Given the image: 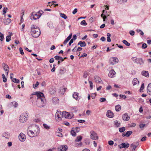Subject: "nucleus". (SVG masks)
Here are the masks:
<instances>
[{"instance_id": "obj_41", "label": "nucleus", "mask_w": 151, "mask_h": 151, "mask_svg": "<svg viewBox=\"0 0 151 151\" xmlns=\"http://www.w3.org/2000/svg\"><path fill=\"white\" fill-rule=\"evenodd\" d=\"M11 36L8 35L6 37V41L7 42H9L11 40Z\"/></svg>"}, {"instance_id": "obj_15", "label": "nucleus", "mask_w": 151, "mask_h": 151, "mask_svg": "<svg viewBox=\"0 0 151 151\" xmlns=\"http://www.w3.org/2000/svg\"><path fill=\"white\" fill-rule=\"evenodd\" d=\"M147 92L149 95L151 96V83L148 85L147 88Z\"/></svg>"}, {"instance_id": "obj_4", "label": "nucleus", "mask_w": 151, "mask_h": 151, "mask_svg": "<svg viewBox=\"0 0 151 151\" xmlns=\"http://www.w3.org/2000/svg\"><path fill=\"white\" fill-rule=\"evenodd\" d=\"M43 13V11L42 10H40L37 12H33L31 14L33 18V19L34 20H37L40 17Z\"/></svg>"}, {"instance_id": "obj_7", "label": "nucleus", "mask_w": 151, "mask_h": 151, "mask_svg": "<svg viewBox=\"0 0 151 151\" xmlns=\"http://www.w3.org/2000/svg\"><path fill=\"white\" fill-rule=\"evenodd\" d=\"M90 137L91 139L94 140H96L98 139V137L97 133L93 131H91L90 132Z\"/></svg>"}, {"instance_id": "obj_56", "label": "nucleus", "mask_w": 151, "mask_h": 151, "mask_svg": "<svg viewBox=\"0 0 151 151\" xmlns=\"http://www.w3.org/2000/svg\"><path fill=\"white\" fill-rule=\"evenodd\" d=\"M19 51L20 52V53L21 55H23L24 54V52L23 51V50L22 47L19 48Z\"/></svg>"}, {"instance_id": "obj_38", "label": "nucleus", "mask_w": 151, "mask_h": 151, "mask_svg": "<svg viewBox=\"0 0 151 151\" xmlns=\"http://www.w3.org/2000/svg\"><path fill=\"white\" fill-rule=\"evenodd\" d=\"M82 139V137L81 136H79L77 137V139L75 141L76 142H79Z\"/></svg>"}, {"instance_id": "obj_17", "label": "nucleus", "mask_w": 151, "mask_h": 151, "mask_svg": "<svg viewBox=\"0 0 151 151\" xmlns=\"http://www.w3.org/2000/svg\"><path fill=\"white\" fill-rule=\"evenodd\" d=\"M116 72L114 70H111L108 74V76L111 78H113L115 76Z\"/></svg>"}, {"instance_id": "obj_29", "label": "nucleus", "mask_w": 151, "mask_h": 151, "mask_svg": "<svg viewBox=\"0 0 151 151\" xmlns=\"http://www.w3.org/2000/svg\"><path fill=\"white\" fill-rule=\"evenodd\" d=\"M3 137H4L8 139L9 137L10 134L9 133L5 132L3 133Z\"/></svg>"}, {"instance_id": "obj_14", "label": "nucleus", "mask_w": 151, "mask_h": 151, "mask_svg": "<svg viewBox=\"0 0 151 151\" xmlns=\"http://www.w3.org/2000/svg\"><path fill=\"white\" fill-rule=\"evenodd\" d=\"M129 146V143H127V144L125 143H122L121 145H119V147L120 148H128Z\"/></svg>"}, {"instance_id": "obj_45", "label": "nucleus", "mask_w": 151, "mask_h": 151, "mask_svg": "<svg viewBox=\"0 0 151 151\" xmlns=\"http://www.w3.org/2000/svg\"><path fill=\"white\" fill-rule=\"evenodd\" d=\"M81 25L86 26L87 25V24L85 20H83L81 22Z\"/></svg>"}, {"instance_id": "obj_33", "label": "nucleus", "mask_w": 151, "mask_h": 151, "mask_svg": "<svg viewBox=\"0 0 151 151\" xmlns=\"http://www.w3.org/2000/svg\"><path fill=\"white\" fill-rule=\"evenodd\" d=\"M105 11V10H103L102 11L103 13L101 15V17L103 18L104 21H105V19L107 18V17L103 14L104 13Z\"/></svg>"}, {"instance_id": "obj_61", "label": "nucleus", "mask_w": 151, "mask_h": 151, "mask_svg": "<svg viewBox=\"0 0 151 151\" xmlns=\"http://www.w3.org/2000/svg\"><path fill=\"white\" fill-rule=\"evenodd\" d=\"M73 42V39H72L70 41V42L69 43L68 45L69 46H70L72 43Z\"/></svg>"}, {"instance_id": "obj_39", "label": "nucleus", "mask_w": 151, "mask_h": 151, "mask_svg": "<svg viewBox=\"0 0 151 151\" xmlns=\"http://www.w3.org/2000/svg\"><path fill=\"white\" fill-rule=\"evenodd\" d=\"M4 35L0 32V40L1 41H2L4 39Z\"/></svg>"}, {"instance_id": "obj_19", "label": "nucleus", "mask_w": 151, "mask_h": 151, "mask_svg": "<svg viewBox=\"0 0 151 151\" xmlns=\"http://www.w3.org/2000/svg\"><path fill=\"white\" fill-rule=\"evenodd\" d=\"M130 119V117L128 116L127 114H124L122 116V119L124 121H128Z\"/></svg>"}, {"instance_id": "obj_31", "label": "nucleus", "mask_w": 151, "mask_h": 151, "mask_svg": "<svg viewBox=\"0 0 151 151\" xmlns=\"http://www.w3.org/2000/svg\"><path fill=\"white\" fill-rule=\"evenodd\" d=\"M138 64L140 65H143L144 64V62L142 59V58H139V59H138Z\"/></svg>"}, {"instance_id": "obj_12", "label": "nucleus", "mask_w": 151, "mask_h": 151, "mask_svg": "<svg viewBox=\"0 0 151 151\" xmlns=\"http://www.w3.org/2000/svg\"><path fill=\"white\" fill-rule=\"evenodd\" d=\"M26 138L25 135L22 133H21L19 136V140L22 142L25 141Z\"/></svg>"}, {"instance_id": "obj_36", "label": "nucleus", "mask_w": 151, "mask_h": 151, "mask_svg": "<svg viewBox=\"0 0 151 151\" xmlns=\"http://www.w3.org/2000/svg\"><path fill=\"white\" fill-rule=\"evenodd\" d=\"M144 83H142L141 85L140 88L139 89V91L140 92H143V90L144 88Z\"/></svg>"}, {"instance_id": "obj_23", "label": "nucleus", "mask_w": 151, "mask_h": 151, "mask_svg": "<svg viewBox=\"0 0 151 151\" xmlns=\"http://www.w3.org/2000/svg\"><path fill=\"white\" fill-rule=\"evenodd\" d=\"M132 132L131 131H128L126 133L124 134V133H123L122 136L123 137L126 136L129 137L132 133Z\"/></svg>"}, {"instance_id": "obj_50", "label": "nucleus", "mask_w": 151, "mask_h": 151, "mask_svg": "<svg viewBox=\"0 0 151 151\" xmlns=\"http://www.w3.org/2000/svg\"><path fill=\"white\" fill-rule=\"evenodd\" d=\"M43 127L45 128L46 129H48L50 128V127L47 124H43Z\"/></svg>"}, {"instance_id": "obj_62", "label": "nucleus", "mask_w": 151, "mask_h": 151, "mask_svg": "<svg viewBox=\"0 0 151 151\" xmlns=\"http://www.w3.org/2000/svg\"><path fill=\"white\" fill-rule=\"evenodd\" d=\"M147 138V137L146 136H145L143 137L141 139V141L142 142L145 141L146 140V139Z\"/></svg>"}, {"instance_id": "obj_54", "label": "nucleus", "mask_w": 151, "mask_h": 151, "mask_svg": "<svg viewBox=\"0 0 151 151\" xmlns=\"http://www.w3.org/2000/svg\"><path fill=\"white\" fill-rule=\"evenodd\" d=\"M108 144H109V145H112L114 144V142L112 141V140H110V141H109V142H108Z\"/></svg>"}, {"instance_id": "obj_22", "label": "nucleus", "mask_w": 151, "mask_h": 151, "mask_svg": "<svg viewBox=\"0 0 151 151\" xmlns=\"http://www.w3.org/2000/svg\"><path fill=\"white\" fill-rule=\"evenodd\" d=\"M94 79L96 83H101L102 80L101 78L98 76H95L94 77Z\"/></svg>"}, {"instance_id": "obj_43", "label": "nucleus", "mask_w": 151, "mask_h": 151, "mask_svg": "<svg viewBox=\"0 0 151 151\" xmlns=\"http://www.w3.org/2000/svg\"><path fill=\"white\" fill-rule=\"evenodd\" d=\"M12 81L15 83H19V80L16 78H13L12 79Z\"/></svg>"}, {"instance_id": "obj_32", "label": "nucleus", "mask_w": 151, "mask_h": 151, "mask_svg": "<svg viewBox=\"0 0 151 151\" xmlns=\"http://www.w3.org/2000/svg\"><path fill=\"white\" fill-rule=\"evenodd\" d=\"M132 60L135 63L137 64L138 63V60L139 58H137L136 57H133L132 58Z\"/></svg>"}, {"instance_id": "obj_8", "label": "nucleus", "mask_w": 151, "mask_h": 151, "mask_svg": "<svg viewBox=\"0 0 151 151\" xmlns=\"http://www.w3.org/2000/svg\"><path fill=\"white\" fill-rule=\"evenodd\" d=\"M2 67L4 70L6 74L7 75L8 74V73L9 71V66L5 63H3Z\"/></svg>"}, {"instance_id": "obj_25", "label": "nucleus", "mask_w": 151, "mask_h": 151, "mask_svg": "<svg viewBox=\"0 0 151 151\" xmlns=\"http://www.w3.org/2000/svg\"><path fill=\"white\" fill-rule=\"evenodd\" d=\"M78 45H80V46L81 47H85L86 45V43L84 41H79L78 44Z\"/></svg>"}, {"instance_id": "obj_6", "label": "nucleus", "mask_w": 151, "mask_h": 151, "mask_svg": "<svg viewBox=\"0 0 151 151\" xmlns=\"http://www.w3.org/2000/svg\"><path fill=\"white\" fill-rule=\"evenodd\" d=\"M63 118V112L57 111L55 114V119L57 121L59 122Z\"/></svg>"}, {"instance_id": "obj_40", "label": "nucleus", "mask_w": 151, "mask_h": 151, "mask_svg": "<svg viewBox=\"0 0 151 151\" xmlns=\"http://www.w3.org/2000/svg\"><path fill=\"white\" fill-rule=\"evenodd\" d=\"M12 104L15 107H16L18 105V103L14 101L12 102Z\"/></svg>"}, {"instance_id": "obj_5", "label": "nucleus", "mask_w": 151, "mask_h": 151, "mask_svg": "<svg viewBox=\"0 0 151 151\" xmlns=\"http://www.w3.org/2000/svg\"><path fill=\"white\" fill-rule=\"evenodd\" d=\"M28 114L27 113H24L22 114L19 118V122L22 123L26 122L27 119Z\"/></svg>"}, {"instance_id": "obj_44", "label": "nucleus", "mask_w": 151, "mask_h": 151, "mask_svg": "<svg viewBox=\"0 0 151 151\" xmlns=\"http://www.w3.org/2000/svg\"><path fill=\"white\" fill-rule=\"evenodd\" d=\"M2 78H3V81L4 83L6 82L7 81V79H6V78L5 76V75H4V74H3L2 75Z\"/></svg>"}, {"instance_id": "obj_9", "label": "nucleus", "mask_w": 151, "mask_h": 151, "mask_svg": "<svg viewBox=\"0 0 151 151\" xmlns=\"http://www.w3.org/2000/svg\"><path fill=\"white\" fill-rule=\"evenodd\" d=\"M32 95H36L37 96V99H42V97L45 98L44 94L40 92H36L35 93Z\"/></svg>"}, {"instance_id": "obj_11", "label": "nucleus", "mask_w": 151, "mask_h": 151, "mask_svg": "<svg viewBox=\"0 0 151 151\" xmlns=\"http://www.w3.org/2000/svg\"><path fill=\"white\" fill-rule=\"evenodd\" d=\"M139 145L138 142H135L131 144L130 145V147L132 149V150L134 151L135 150L136 148Z\"/></svg>"}, {"instance_id": "obj_2", "label": "nucleus", "mask_w": 151, "mask_h": 151, "mask_svg": "<svg viewBox=\"0 0 151 151\" xmlns=\"http://www.w3.org/2000/svg\"><path fill=\"white\" fill-rule=\"evenodd\" d=\"M31 35L35 38L37 37L40 34V29L34 25H32L31 27Z\"/></svg>"}, {"instance_id": "obj_53", "label": "nucleus", "mask_w": 151, "mask_h": 151, "mask_svg": "<svg viewBox=\"0 0 151 151\" xmlns=\"http://www.w3.org/2000/svg\"><path fill=\"white\" fill-rule=\"evenodd\" d=\"M56 135L57 136L59 137H62V133L60 132H57L56 133Z\"/></svg>"}, {"instance_id": "obj_63", "label": "nucleus", "mask_w": 151, "mask_h": 151, "mask_svg": "<svg viewBox=\"0 0 151 151\" xmlns=\"http://www.w3.org/2000/svg\"><path fill=\"white\" fill-rule=\"evenodd\" d=\"M89 83L90 84V87H91V88H93V84L92 82L91 81H89Z\"/></svg>"}, {"instance_id": "obj_60", "label": "nucleus", "mask_w": 151, "mask_h": 151, "mask_svg": "<svg viewBox=\"0 0 151 151\" xmlns=\"http://www.w3.org/2000/svg\"><path fill=\"white\" fill-rule=\"evenodd\" d=\"M60 73V74H63L65 73V71L64 70V68L62 69H60V72H59Z\"/></svg>"}, {"instance_id": "obj_48", "label": "nucleus", "mask_w": 151, "mask_h": 151, "mask_svg": "<svg viewBox=\"0 0 151 151\" xmlns=\"http://www.w3.org/2000/svg\"><path fill=\"white\" fill-rule=\"evenodd\" d=\"M39 84V82L37 81L36 82V83L35 84L33 85V87L34 88H36V87H37Z\"/></svg>"}, {"instance_id": "obj_52", "label": "nucleus", "mask_w": 151, "mask_h": 151, "mask_svg": "<svg viewBox=\"0 0 151 151\" xmlns=\"http://www.w3.org/2000/svg\"><path fill=\"white\" fill-rule=\"evenodd\" d=\"M106 99L105 98H102L100 99V101L101 102H103L106 101Z\"/></svg>"}, {"instance_id": "obj_20", "label": "nucleus", "mask_w": 151, "mask_h": 151, "mask_svg": "<svg viewBox=\"0 0 151 151\" xmlns=\"http://www.w3.org/2000/svg\"><path fill=\"white\" fill-rule=\"evenodd\" d=\"M78 96V93L77 92H74L73 94V98L77 101H78L79 100Z\"/></svg>"}, {"instance_id": "obj_13", "label": "nucleus", "mask_w": 151, "mask_h": 151, "mask_svg": "<svg viewBox=\"0 0 151 151\" xmlns=\"http://www.w3.org/2000/svg\"><path fill=\"white\" fill-rule=\"evenodd\" d=\"M67 149V146L64 145L60 146L58 148V149L59 150V151H66Z\"/></svg>"}, {"instance_id": "obj_57", "label": "nucleus", "mask_w": 151, "mask_h": 151, "mask_svg": "<svg viewBox=\"0 0 151 151\" xmlns=\"http://www.w3.org/2000/svg\"><path fill=\"white\" fill-rule=\"evenodd\" d=\"M129 34L132 36H133L134 35V32L133 30L130 31Z\"/></svg>"}, {"instance_id": "obj_16", "label": "nucleus", "mask_w": 151, "mask_h": 151, "mask_svg": "<svg viewBox=\"0 0 151 151\" xmlns=\"http://www.w3.org/2000/svg\"><path fill=\"white\" fill-rule=\"evenodd\" d=\"M106 116L109 118H112L114 117V113L110 110L107 111L106 114Z\"/></svg>"}, {"instance_id": "obj_49", "label": "nucleus", "mask_w": 151, "mask_h": 151, "mask_svg": "<svg viewBox=\"0 0 151 151\" xmlns=\"http://www.w3.org/2000/svg\"><path fill=\"white\" fill-rule=\"evenodd\" d=\"M147 47V45L146 43H144L142 45V47L143 49H145Z\"/></svg>"}, {"instance_id": "obj_55", "label": "nucleus", "mask_w": 151, "mask_h": 151, "mask_svg": "<svg viewBox=\"0 0 151 151\" xmlns=\"http://www.w3.org/2000/svg\"><path fill=\"white\" fill-rule=\"evenodd\" d=\"M75 130L77 132H78L80 131V129L79 127H77L75 128Z\"/></svg>"}, {"instance_id": "obj_58", "label": "nucleus", "mask_w": 151, "mask_h": 151, "mask_svg": "<svg viewBox=\"0 0 151 151\" xmlns=\"http://www.w3.org/2000/svg\"><path fill=\"white\" fill-rule=\"evenodd\" d=\"M72 34H70L69 35L66 39L67 40L69 41L72 37Z\"/></svg>"}, {"instance_id": "obj_30", "label": "nucleus", "mask_w": 151, "mask_h": 151, "mask_svg": "<svg viewBox=\"0 0 151 151\" xmlns=\"http://www.w3.org/2000/svg\"><path fill=\"white\" fill-rule=\"evenodd\" d=\"M114 125L116 127H119L121 126V123L120 122L116 120L114 121Z\"/></svg>"}, {"instance_id": "obj_28", "label": "nucleus", "mask_w": 151, "mask_h": 151, "mask_svg": "<svg viewBox=\"0 0 151 151\" xmlns=\"http://www.w3.org/2000/svg\"><path fill=\"white\" fill-rule=\"evenodd\" d=\"M67 89V88H61L60 89V93L62 94H63Z\"/></svg>"}, {"instance_id": "obj_27", "label": "nucleus", "mask_w": 151, "mask_h": 151, "mask_svg": "<svg viewBox=\"0 0 151 151\" xmlns=\"http://www.w3.org/2000/svg\"><path fill=\"white\" fill-rule=\"evenodd\" d=\"M139 81L137 78H134L132 81V83L134 86L139 84Z\"/></svg>"}, {"instance_id": "obj_35", "label": "nucleus", "mask_w": 151, "mask_h": 151, "mask_svg": "<svg viewBox=\"0 0 151 151\" xmlns=\"http://www.w3.org/2000/svg\"><path fill=\"white\" fill-rule=\"evenodd\" d=\"M123 43L125 44L126 45L128 46H129L130 45V44L126 40H123L122 41Z\"/></svg>"}, {"instance_id": "obj_46", "label": "nucleus", "mask_w": 151, "mask_h": 151, "mask_svg": "<svg viewBox=\"0 0 151 151\" xmlns=\"http://www.w3.org/2000/svg\"><path fill=\"white\" fill-rule=\"evenodd\" d=\"M50 93L51 94H54L55 93V90L53 89V88H51L50 89Z\"/></svg>"}, {"instance_id": "obj_51", "label": "nucleus", "mask_w": 151, "mask_h": 151, "mask_svg": "<svg viewBox=\"0 0 151 151\" xmlns=\"http://www.w3.org/2000/svg\"><path fill=\"white\" fill-rule=\"evenodd\" d=\"M7 9V8H4L3 10V14H5L6 13Z\"/></svg>"}, {"instance_id": "obj_34", "label": "nucleus", "mask_w": 151, "mask_h": 151, "mask_svg": "<svg viewBox=\"0 0 151 151\" xmlns=\"http://www.w3.org/2000/svg\"><path fill=\"white\" fill-rule=\"evenodd\" d=\"M115 110L117 111H119L121 109V106L119 105H117L115 106Z\"/></svg>"}, {"instance_id": "obj_64", "label": "nucleus", "mask_w": 151, "mask_h": 151, "mask_svg": "<svg viewBox=\"0 0 151 151\" xmlns=\"http://www.w3.org/2000/svg\"><path fill=\"white\" fill-rule=\"evenodd\" d=\"M100 40L102 41H105L106 40V38L104 37H102L100 39Z\"/></svg>"}, {"instance_id": "obj_26", "label": "nucleus", "mask_w": 151, "mask_h": 151, "mask_svg": "<svg viewBox=\"0 0 151 151\" xmlns=\"http://www.w3.org/2000/svg\"><path fill=\"white\" fill-rule=\"evenodd\" d=\"M53 103L54 104H56L59 102V100L57 97H54L52 99Z\"/></svg>"}, {"instance_id": "obj_47", "label": "nucleus", "mask_w": 151, "mask_h": 151, "mask_svg": "<svg viewBox=\"0 0 151 151\" xmlns=\"http://www.w3.org/2000/svg\"><path fill=\"white\" fill-rule=\"evenodd\" d=\"M71 134L73 136L76 135V133L74 130H72L70 132Z\"/></svg>"}, {"instance_id": "obj_1", "label": "nucleus", "mask_w": 151, "mask_h": 151, "mask_svg": "<svg viewBox=\"0 0 151 151\" xmlns=\"http://www.w3.org/2000/svg\"><path fill=\"white\" fill-rule=\"evenodd\" d=\"M40 133L39 127L36 125H33L29 126L27 131V134L30 137L37 136Z\"/></svg>"}, {"instance_id": "obj_24", "label": "nucleus", "mask_w": 151, "mask_h": 151, "mask_svg": "<svg viewBox=\"0 0 151 151\" xmlns=\"http://www.w3.org/2000/svg\"><path fill=\"white\" fill-rule=\"evenodd\" d=\"M142 75L147 77H149V73L148 71H143L142 73Z\"/></svg>"}, {"instance_id": "obj_10", "label": "nucleus", "mask_w": 151, "mask_h": 151, "mask_svg": "<svg viewBox=\"0 0 151 151\" xmlns=\"http://www.w3.org/2000/svg\"><path fill=\"white\" fill-rule=\"evenodd\" d=\"M110 61L111 62V63L112 65H114L116 63H118L119 61L118 58L115 57H112L110 59Z\"/></svg>"}, {"instance_id": "obj_37", "label": "nucleus", "mask_w": 151, "mask_h": 151, "mask_svg": "<svg viewBox=\"0 0 151 151\" xmlns=\"http://www.w3.org/2000/svg\"><path fill=\"white\" fill-rule=\"evenodd\" d=\"M60 16L61 17L64 18L65 19H67V16L64 14L61 13L60 14Z\"/></svg>"}, {"instance_id": "obj_21", "label": "nucleus", "mask_w": 151, "mask_h": 151, "mask_svg": "<svg viewBox=\"0 0 151 151\" xmlns=\"http://www.w3.org/2000/svg\"><path fill=\"white\" fill-rule=\"evenodd\" d=\"M3 22L6 25L9 24L11 22V20L10 19H3Z\"/></svg>"}, {"instance_id": "obj_18", "label": "nucleus", "mask_w": 151, "mask_h": 151, "mask_svg": "<svg viewBox=\"0 0 151 151\" xmlns=\"http://www.w3.org/2000/svg\"><path fill=\"white\" fill-rule=\"evenodd\" d=\"M63 117H65L67 118H70V115L67 112L65 111L63 112Z\"/></svg>"}, {"instance_id": "obj_59", "label": "nucleus", "mask_w": 151, "mask_h": 151, "mask_svg": "<svg viewBox=\"0 0 151 151\" xmlns=\"http://www.w3.org/2000/svg\"><path fill=\"white\" fill-rule=\"evenodd\" d=\"M78 10L77 9H75L72 12V13L73 14H75L77 12Z\"/></svg>"}, {"instance_id": "obj_3", "label": "nucleus", "mask_w": 151, "mask_h": 151, "mask_svg": "<svg viewBox=\"0 0 151 151\" xmlns=\"http://www.w3.org/2000/svg\"><path fill=\"white\" fill-rule=\"evenodd\" d=\"M37 106L40 108L43 107L45 106L46 100L45 98H43L40 99H37L36 101Z\"/></svg>"}, {"instance_id": "obj_42", "label": "nucleus", "mask_w": 151, "mask_h": 151, "mask_svg": "<svg viewBox=\"0 0 151 151\" xmlns=\"http://www.w3.org/2000/svg\"><path fill=\"white\" fill-rule=\"evenodd\" d=\"M125 130V127H122L120 128L119 129V131L120 132H122L124 131Z\"/></svg>"}]
</instances>
